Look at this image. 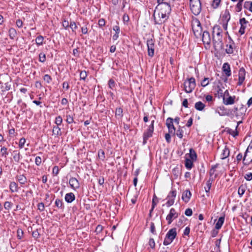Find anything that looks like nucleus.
I'll return each instance as SVG.
<instances>
[{
    "label": "nucleus",
    "mask_w": 252,
    "mask_h": 252,
    "mask_svg": "<svg viewBox=\"0 0 252 252\" xmlns=\"http://www.w3.org/2000/svg\"><path fill=\"white\" fill-rule=\"evenodd\" d=\"M108 85L110 89H113L115 86V81L112 79H110L108 82Z\"/></svg>",
    "instance_id": "680f3d73"
},
{
    "label": "nucleus",
    "mask_w": 252,
    "mask_h": 252,
    "mask_svg": "<svg viewBox=\"0 0 252 252\" xmlns=\"http://www.w3.org/2000/svg\"><path fill=\"white\" fill-rule=\"evenodd\" d=\"M166 124L168 128L169 133L175 135L176 129L173 125V119L171 118H167Z\"/></svg>",
    "instance_id": "2eb2a0df"
},
{
    "label": "nucleus",
    "mask_w": 252,
    "mask_h": 252,
    "mask_svg": "<svg viewBox=\"0 0 252 252\" xmlns=\"http://www.w3.org/2000/svg\"><path fill=\"white\" fill-rule=\"evenodd\" d=\"M192 161L191 160L189 159H187L185 161V166L188 169H190L192 167Z\"/></svg>",
    "instance_id": "37998d69"
},
{
    "label": "nucleus",
    "mask_w": 252,
    "mask_h": 252,
    "mask_svg": "<svg viewBox=\"0 0 252 252\" xmlns=\"http://www.w3.org/2000/svg\"><path fill=\"white\" fill-rule=\"evenodd\" d=\"M64 199L67 203H71L75 200V196L72 192L67 193L65 194Z\"/></svg>",
    "instance_id": "4be33fe9"
},
{
    "label": "nucleus",
    "mask_w": 252,
    "mask_h": 252,
    "mask_svg": "<svg viewBox=\"0 0 252 252\" xmlns=\"http://www.w3.org/2000/svg\"><path fill=\"white\" fill-rule=\"evenodd\" d=\"M98 156L100 159L104 160L105 158L104 152L101 149L99 150L98 151Z\"/></svg>",
    "instance_id": "49530a36"
},
{
    "label": "nucleus",
    "mask_w": 252,
    "mask_h": 252,
    "mask_svg": "<svg viewBox=\"0 0 252 252\" xmlns=\"http://www.w3.org/2000/svg\"><path fill=\"white\" fill-rule=\"evenodd\" d=\"M178 214L176 212L174 208H171L169 214L166 216V220L168 221V224H170L173 221V220L178 218Z\"/></svg>",
    "instance_id": "f8f14e48"
},
{
    "label": "nucleus",
    "mask_w": 252,
    "mask_h": 252,
    "mask_svg": "<svg viewBox=\"0 0 252 252\" xmlns=\"http://www.w3.org/2000/svg\"><path fill=\"white\" fill-rule=\"evenodd\" d=\"M153 132L150 131L149 130H147L146 131L143 133V144L145 145L147 143V140L151 137L152 136Z\"/></svg>",
    "instance_id": "b1692460"
},
{
    "label": "nucleus",
    "mask_w": 252,
    "mask_h": 252,
    "mask_svg": "<svg viewBox=\"0 0 252 252\" xmlns=\"http://www.w3.org/2000/svg\"><path fill=\"white\" fill-rule=\"evenodd\" d=\"M25 142H26V139L24 137H22L21 138L20 140H19V147L20 148V149H22L24 147V146L25 144Z\"/></svg>",
    "instance_id": "5fc2aeb1"
},
{
    "label": "nucleus",
    "mask_w": 252,
    "mask_h": 252,
    "mask_svg": "<svg viewBox=\"0 0 252 252\" xmlns=\"http://www.w3.org/2000/svg\"><path fill=\"white\" fill-rule=\"evenodd\" d=\"M149 245L150 247L152 249H154L155 247V243L154 239L150 238L149 241Z\"/></svg>",
    "instance_id": "69168bd1"
},
{
    "label": "nucleus",
    "mask_w": 252,
    "mask_h": 252,
    "mask_svg": "<svg viewBox=\"0 0 252 252\" xmlns=\"http://www.w3.org/2000/svg\"><path fill=\"white\" fill-rule=\"evenodd\" d=\"M17 180L22 185H24L27 182V178L23 175H20L17 176Z\"/></svg>",
    "instance_id": "c9c22d12"
},
{
    "label": "nucleus",
    "mask_w": 252,
    "mask_h": 252,
    "mask_svg": "<svg viewBox=\"0 0 252 252\" xmlns=\"http://www.w3.org/2000/svg\"><path fill=\"white\" fill-rule=\"evenodd\" d=\"M242 4H243V3L238 2L237 3V4H236L235 9H236V11L237 12H240V11H241L242 10Z\"/></svg>",
    "instance_id": "052dcab7"
},
{
    "label": "nucleus",
    "mask_w": 252,
    "mask_h": 252,
    "mask_svg": "<svg viewBox=\"0 0 252 252\" xmlns=\"http://www.w3.org/2000/svg\"><path fill=\"white\" fill-rule=\"evenodd\" d=\"M12 205L13 204L11 202L9 201H6L4 203V208L5 210L8 211L11 208Z\"/></svg>",
    "instance_id": "a18cd8bd"
},
{
    "label": "nucleus",
    "mask_w": 252,
    "mask_h": 252,
    "mask_svg": "<svg viewBox=\"0 0 252 252\" xmlns=\"http://www.w3.org/2000/svg\"><path fill=\"white\" fill-rule=\"evenodd\" d=\"M217 112L221 116H230L232 114L231 109H227L224 106H220L217 109Z\"/></svg>",
    "instance_id": "4468645a"
},
{
    "label": "nucleus",
    "mask_w": 252,
    "mask_h": 252,
    "mask_svg": "<svg viewBox=\"0 0 252 252\" xmlns=\"http://www.w3.org/2000/svg\"><path fill=\"white\" fill-rule=\"evenodd\" d=\"M44 37L42 35H38L35 39V42L37 45L40 46L43 44Z\"/></svg>",
    "instance_id": "58836bf2"
},
{
    "label": "nucleus",
    "mask_w": 252,
    "mask_h": 252,
    "mask_svg": "<svg viewBox=\"0 0 252 252\" xmlns=\"http://www.w3.org/2000/svg\"><path fill=\"white\" fill-rule=\"evenodd\" d=\"M147 45L148 47V55L152 57L154 55L155 43L154 41L152 39H148L147 41Z\"/></svg>",
    "instance_id": "ddd939ff"
},
{
    "label": "nucleus",
    "mask_w": 252,
    "mask_h": 252,
    "mask_svg": "<svg viewBox=\"0 0 252 252\" xmlns=\"http://www.w3.org/2000/svg\"><path fill=\"white\" fill-rule=\"evenodd\" d=\"M1 155L2 157L6 158L8 155L7 149L5 147H2L0 149Z\"/></svg>",
    "instance_id": "79ce46f5"
},
{
    "label": "nucleus",
    "mask_w": 252,
    "mask_h": 252,
    "mask_svg": "<svg viewBox=\"0 0 252 252\" xmlns=\"http://www.w3.org/2000/svg\"><path fill=\"white\" fill-rule=\"evenodd\" d=\"M232 114L234 115L237 118L242 117L245 115L247 110L246 107L242 104H238L234 106L233 109Z\"/></svg>",
    "instance_id": "7ed1b4c3"
},
{
    "label": "nucleus",
    "mask_w": 252,
    "mask_h": 252,
    "mask_svg": "<svg viewBox=\"0 0 252 252\" xmlns=\"http://www.w3.org/2000/svg\"><path fill=\"white\" fill-rule=\"evenodd\" d=\"M209 84V78H204V79L201 82V85L203 87L207 86Z\"/></svg>",
    "instance_id": "09e8293b"
},
{
    "label": "nucleus",
    "mask_w": 252,
    "mask_h": 252,
    "mask_svg": "<svg viewBox=\"0 0 252 252\" xmlns=\"http://www.w3.org/2000/svg\"><path fill=\"white\" fill-rule=\"evenodd\" d=\"M176 196V191L175 190H173L171 191L169 194H168L166 199H167V201L166 203V205L167 207H170L174 204V199Z\"/></svg>",
    "instance_id": "9b49d317"
},
{
    "label": "nucleus",
    "mask_w": 252,
    "mask_h": 252,
    "mask_svg": "<svg viewBox=\"0 0 252 252\" xmlns=\"http://www.w3.org/2000/svg\"><path fill=\"white\" fill-rule=\"evenodd\" d=\"M24 232L22 229L18 228L17 230V235L18 239H21L23 237Z\"/></svg>",
    "instance_id": "8fccbe9b"
},
{
    "label": "nucleus",
    "mask_w": 252,
    "mask_h": 252,
    "mask_svg": "<svg viewBox=\"0 0 252 252\" xmlns=\"http://www.w3.org/2000/svg\"><path fill=\"white\" fill-rule=\"evenodd\" d=\"M229 155V150L226 146L225 147L224 149L222 150V152L220 155V158L224 159L227 158Z\"/></svg>",
    "instance_id": "a878e982"
},
{
    "label": "nucleus",
    "mask_w": 252,
    "mask_h": 252,
    "mask_svg": "<svg viewBox=\"0 0 252 252\" xmlns=\"http://www.w3.org/2000/svg\"><path fill=\"white\" fill-rule=\"evenodd\" d=\"M242 121H239L237 123V125L236 126L235 130H231L232 132H229V133L234 137H235L236 136H237L238 135V132L236 130L237 128L239 126V124L242 123Z\"/></svg>",
    "instance_id": "de8ad7c7"
},
{
    "label": "nucleus",
    "mask_w": 252,
    "mask_h": 252,
    "mask_svg": "<svg viewBox=\"0 0 252 252\" xmlns=\"http://www.w3.org/2000/svg\"><path fill=\"white\" fill-rule=\"evenodd\" d=\"M205 105L201 101H198L195 103L194 107L198 111H202L204 109Z\"/></svg>",
    "instance_id": "7c9ffc66"
},
{
    "label": "nucleus",
    "mask_w": 252,
    "mask_h": 252,
    "mask_svg": "<svg viewBox=\"0 0 252 252\" xmlns=\"http://www.w3.org/2000/svg\"><path fill=\"white\" fill-rule=\"evenodd\" d=\"M230 19V15L228 11H225L222 16L223 22H228Z\"/></svg>",
    "instance_id": "f704fd0d"
},
{
    "label": "nucleus",
    "mask_w": 252,
    "mask_h": 252,
    "mask_svg": "<svg viewBox=\"0 0 252 252\" xmlns=\"http://www.w3.org/2000/svg\"><path fill=\"white\" fill-rule=\"evenodd\" d=\"M63 26L66 30L69 27H70V23H69L68 21L64 20L63 22Z\"/></svg>",
    "instance_id": "e2e57ef3"
},
{
    "label": "nucleus",
    "mask_w": 252,
    "mask_h": 252,
    "mask_svg": "<svg viewBox=\"0 0 252 252\" xmlns=\"http://www.w3.org/2000/svg\"><path fill=\"white\" fill-rule=\"evenodd\" d=\"M70 27L71 29L72 32H75L76 29L77 28V26L76 23L74 21H71L70 23Z\"/></svg>",
    "instance_id": "6e6d98bb"
},
{
    "label": "nucleus",
    "mask_w": 252,
    "mask_h": 252,
    "mask_svg": "<svg viewBox=\"0 0 252 252\" xmlns=\"http://www.w3.org/2000/svg\"><path fill=\"white\" fill-rule=\"evenodd\" d=\"M155 118V117L154 116H151L150 117V119L151 120V124L149 126L148 128V130H149V131H152L153 132L154 131V123H155V120L154 119Z\"/></svg>",
    "instance_id": "ea45409f"
},
{
    "label": "nucleus",
    "mask_w": 252,
    "mask_h": 252,
    "mask_svg": "<svg viewBox=\"0 0 252 252\" xmlns=\"http://www.w3.org/2000/svg\"><path fill=\"white\" fill-rule=\"evenodd\" d=\"M234 47H235V45L233 43L230 44H227L226 45V48L225 49V52H226V53L228 54H233V52H234L233 49H234Z\"/></svg>",
    "instance_id": "c756f323"
},
{
    "label": "nucleus",
    "mask_w": 252,
    "mask_h": 252,
    "mask_svg": "<svg viewBox=\"0 0 252 252\" xmlns=\"http://www.w3.org/2000/svg\"><path fill=\"white\" fill-rule=\"evenodd\" d=\"M221 0H213L212 6L214 8H218L220 4Z\"/></svg>",
    "instance_id": "3c124183"
},
{
    "label": "nucleus",
    "mask_w": 252,
    "mask_h": 252,
    "mask_svg": "<svg viewBox=\"0 0 252 252\" xmlns=\"http://www.w3.org/2000/svg\"><path fill=\"white\" fill-rule=\"evenodd\" d=\"M192 29L195 36L198 37L201 35L202 27L199 20L192 17L191 21Z\"/></svg>",
    "instance_id": "f03ea898"
},
{
    "label": "nucleus",
    "mask_w": 252,
    "mask_h": 252,
    "mask_svg": "<svg viewBox=\"0 0 252 252\" xmlns=\"http://www.w3.org/2000/svg\"><path fill=\"white\" fill-rule=\"evenodd\" d=\"M246 71L244 67H241L239 70L238 73V85L241 86L242 85L245 79Z\"/></svg>",
    "instance_id": "dca6fc26"
},
{
    "label": "nucleus",
    "mask_w": 252,
    "mask_h": 252,
    "mask_svg": "<svg viewBox=\"0 0 252 252\" xmlns=\"http://www.w3.org/2000/svg\"><path fill=\"white\" fill-rule=\"evenodd\" d=\"M37 209L40 212H43L45 209V206H44V203L42 202L39 203L37 205Z\"/></svg>",
    "instance_id": "bf43d9fd"
},
{
    "label": "nucleus",
    "mask_w": 252,
    "mask_h": 252,
    "mask_svg": "<svg viewBox=\"0 0 252 252\" xmlns=\"http://www.w3.org/2000/svg\"><path fill=\"white\" fill-rule=\"evenodd\" d=\"M189 157L192 160H195L197 158L196 153L192 149L189 150Z\"/></svg>",
    "instance_id": "c03bdc74"
},
{
    "label": "nucleus",
    "mask_w": 252,
    "mask_h": 252,
    "mask_svg": "<svg viewBox=\"0 0 252 252\" xmlns=\"http://www.w3.org/2000/svg\"><path fill=\"white\" fill-rule=\"evenodd\" d=\"M98 24L100 27H102L105 25V21L104 19L101 18L98 20Z\"/></svg>",
    "instance_id": "774afa93"
},
{
    "label": "nucleus",
    "mask_w": 252,
    "mask_h": 252,
    "mask_svg": "<svg viewBox=\"0 0 252 252\" xmlns=\"http://www.w3.org/2000/svg\"><path fill=\"white\" fill-rule=\"evenodd\" d=\"M195 86V80L193 77L188 79L184 83V90L187 93H191Z\"/></svg>",
    "instance_id": "39448f33"
},
{
    "label": "nucleus",
    "mask_w": 252,
    "mask_h": 252,
    "mask_svg": "<svg viewBox=\"0 0 252 252\" xmlns=\"http://www.w3.org/2000/svg\"><path fill=\"white\" fill-rule=\"evenodd\" d=\"M43 80L46 82L47 83H50L52 79L51 77V76H50L48 74H45L44 76H43Z\"/></svg>",
    "instance_id": "4d7b16f0"
},
{
    "label": "nucleus",
    "mask_w": 252,
    "mask_h": 252,
    "mask_svg": "<svg viewBox=\"0 0 252 252\" xmlns=\"http://www.w3.org/2000/svg\"><path fill=\"white\" fill-rule=\"evenodd\" d=\"M9 189L11 192H15L18 191V185L14 182H12L9 185Z\"/></svg>",
    "instance_id": "bb28decb"
},
{
    "label": "nucleus",
    "mask_w": 252,
    "mask_h": 252,
    "mask_svg": "<svg viewBox=\"0 0 252 252\" xmlns=\"http://www.w3.org/2000/svg\"><path fill=\"white\" fill-rule=\"evenodd\" d=\"M222 30L220 26L216 25L213 29V44L215 50H220L222 48Z\"/></svg>",
    "instance_id": "f257e3e1"
},
{
    "label": "nucleus",
    "mask_w": 252,
    "mask_h": 252,
    "mask_svg": "<svg viewBox=\"0 0 252 252\" xmlns=\"http://www.w3.org/2000/svg\"><path fill=\"white\" fill-rule=\"evenodd\" d=\"M69 184L71 188L76 189L79 188L80 184L78 180L74 177H72L69 179Z\"/></svg>",
    "instance_id": "a211bd4d"
},
{
    "label": "nucleus",
    "mask_w": 252,
    "mask_h": 252,
    "mask_svg": "<svg viewBox=\"0 0 252 252\" xmlns=\"http://www.w3.org/2000/svg\"><path fill=\"white\" fill-rule=\"evenodd\" d=\"M252 162V143L249 145L243 158V163L248 165Z\"/></svg>",
    "instance_id": "0eeeda50"
},
{
    "label": "nucleus",
    "mask_w": 252,
    "mask_h": 252,
    "mask_svg": "<svg viewBox=\"0 0 252 252\" xmlns=\"http://www.w3.org/2000/svg\"><path fill=\"white\" fill-rule=\"evenodd\" d=\"M156 11H159V12L170 15L171 8L170 4L168 3H162L160 5H157L156 7Z\"/></svg>",
    "instance_id": "9d476101"
},
{
    "label": "nucleus",
    "mask_w": 252,
    "mask_h": 252,
    "mask_svg": "<svg viewBox=\"0 0 252 252\" xmlns=\"http://www.w3.org/2000/svg\"><path fill=\"white\" fill-rule=\"evenodd\" d=\"M55 205L59 209H63L64 206L63 202L62 200L57 199L55 202Z\"/></svg>",
    "instance_id": "4c0bfd02"
},
{
    "label": "nucleus",
    "mask_w": 252,
    "mask_h": 252,
    "mask_svg": "<svg viewBox=\"0 0 252 252\" xmlns=\"http://www.w3.org/2000/svg\"><path fill=\"white\" fill-rule=\"evenodd\" d=\"M158 198L156 196V195L155 194H154V196H153V200H152V209L151 210H150V212H151L153 209L155 208V206L157 205V203H158Z\"/></svg>",
    "instance_id": "a19ab883"
},
{
    "label": "nucleus",
    "mask_w": 252,
    "mask_h": 252,
    "mask_svg": "<svg viewBox=\"0 0 252 252\" xmlns=\"http://www.w3.org/2000/svg\"><path fill=\"white\" fill-rule=\"evenodd\" d=\"M214 180H213L212 178H209L208 180L206 182V187H205V190L206 192H209L212 184V183Z\"/></svg>",
    "instance_id": "473e14b6"
},
{
    "label": "nucleus",
    "mask_w": 252,
    "mask_h": 252,
    "mask_svg": "<svg viewBox=\"0 0 252 252\" xmlns=\"http://www.w3.org/2000/svg\"><path fill=\"white\" fill-rule=\"evenodd\" d=\"M221 96L222 97L223 103L226 105H232L235 102V96H230L228 90H226L223 94L222 93H220Z\"/></svg>",
    "instance_id": "1a4fd4ad"
},
{
    "label": "nucleus",
    "mask_w": 252,
    "mask_h": 252,
    "mask_svg": "<svg viewBox=\"0 0 252 252\" xmlns=\"http://www.w3.org/2000/svg\"><path fill=\"white\" fill-rule=\"evenodd\" d=\"M115 117L117 119H121L123 117V110L121 107H118L116 109Z\"/></svg>",
    "instance_id": "cd10ccee"
},
{
    "label": "nucleus",
    "mask_w": 252,
    "mask_h": 252,
    "mask_svg": "<svg viewBox=\"0 0 252 252\" xmlns=\"http://www.w3.org/2000/svg\"><path fill=\"white\" fill-rule=\"evenodd\" d=\"M184 128L185 129V127L184 126L181 127L180 126H179L176 132H175V134H176L177 136L180 139H182L183 137Z\"/></svg>",
    "instance_id": "2f4dec72"
},
{
    "label": "nucleus",
    "mask_w": 252,
    "mask_h": 252,
    "mask_svg": "<svg viewBox=\"0 0 252 252\" xmlns=\"http://www.w3.org/2000/svg\"><path fill=\"white\" fill-rule=\"evenodd\" d=\"M244 7L252 12V1H246L244 4Z\"/></svg>",
    "instance_id": "e433bc0d"
},
{
    "label": "nucleus",
    "mask_w": 252,
    "mask_h": 252,
    "mask_svg": "<svg viewBox=\"0 0 252 252\" xmlns=\"http://www.w3.org/2000/svg\"><path fill=\"white\" fill-rule=\"evenodd\" d=\"M222 70L227 77H229L231 75L230 66L228 63H223Z\"/></svg>",
    "instance_id": "6ab92c4d"
},
{
    "label": "nucleus",
    "mask_w": 252,
    "mask_h": 252,
    "mask_svg": "<svg viewBox=\"0 0 252 252\" xmlns=\"http://www.w3.org/2000/svg\"><path fill=\"white\" fill-rule=\"evenodd\" d=\"M63 122V119L61 116H59L56 118L55 124L56 126H60Z\"/></svg>",
    "instance_id": "864d4df0"
},
{
    "label": "nucleus",
    "mask_w": 252,
    "mask_h": 252,
    "mask_svg": "<svg viewBox=\"0 0 252 252\" xmlns=\"http://www.w3.org/2000/svg\"><path fill=\"white\" fill-rule=\"evenodd\" d=\"M239 23L241 27L239 31V33L241 35H243L245 33L246 25L248 23V21H247L245 18H243L240 19Z\"/></svg>",
    "instance_id": "f3484780"
},
{
    "label": "nucleus",
    "mask_w": 252,
    "mask_h": 252,
    "mask_svg": "<svg viewBox=\"0 0 252 252\" xmlns=\"http://www.w3.org/2000/svg\"><path fill=\"white\" fill-rule=\"evenodd\" d=\"M39 61L41 63H44L46 61V55L43 53H40L39 55Z\"/></svg>",
    "instance_id": "603ef678"
},
{
    "label": "nucleus",
    "mask_w": 252,
    "mask_h": 252,
    "mask_svg": "<svg viewBox=\"0 0 252 252\" xmlns=\"http://www.w3.org/2000/svg\"><path fill=\"white\" fill-rule=\"evenodd\" d=\"M202 41L204 44H210L211 42V37L210 33L207 31H204L202 33Z\"/></svg>",
    "instance_id": "aec40b11"
},
{
    "label": "nucleus",
    "mask_w": 252,
    "mask_h": 252,
    "mask_svg": "<svg viewBox=\"0 0 252 252\" xmlns=\"http://www.w3.org/2000/svg\"><path fill=\"white\" fill-rule=\"evenodd\" d=\"M218 164H216L212 166L210 170L209 174L210 178H212L213 180H215V179L217 177V174L215 173L216 168H217Z\"/></svg>",
    "instance_id": "5701e85b"
},
{
    "label": "nucleus",
    "mask_w": 252,
    "mask_h": 252,
    "mask_svg": "<svg viewBox=\"0 0 252 252\" xmlns=\"http://www.w3.org/2000/svg\"><path fill=\"white\" fill-rule=\"evenodd\" d=\"M87 76V72L85 70L81 71L80 73V77L81 80H84Z\"/></svg>",
    "instance_id": "13d9d810"
},
{
    "label": "nucleus",
    "mask_w": 252,
    "mask_h": 252,
    "mask_svg": "<svg viewBox=\"0 0 252 252\" xmlns=\"http://www.w3.org/2000/svg\"><path fill=\"white\" fill-rule=\"evenodd\" d=\"M177 236L176 228H173L170 229L166 235L163 241V245L165 246L170 244Z\"/></svg>",
    "instance_id": "423d86ee"
},
{
    "label": "nucleus",
    "mask_w": 252,
    "mask_h": 252,
    "mask_svg": "<svg viewBox=\"0 0 252 252\" xmlns=\"http://www.w3.org/2000/svg\"><path fill=\"white\" fill-rule=\"evenodd\" d=\"M185 214L187 216H191L192 214V209L190 208H188L186 210Z\"/></svg>",
    "instance_id": "338daca9"
},
{
    "label": "nucleus",
    "mask_w": 252,
    "mask_h": 252,
    "mask_svg": "<svg viewBox=\"0 0 252 252\" xmlns=\"http://www.w3.org/2000/svg\"><path fill=\"white\" fill-rule=\"evenodd\" d=\"M245 179L249 181H250L252 180V173H249L246 174L245 176Z\"/></svg>",
    "instance_id": "0e129e2a"
},
{
    "label": "nucleus",
    "mask_w": 252,
    "mask_h": 252,
    "mask_svg": "<svg viewBox=\"0 0 252 252\" xmlns=\"http://www.w3.org/2000/svg\"><path fill=\"white\" fill-rule=\"evenodd\" d=\"M8 33L10 38L12 39H13L17 35L16 31L13 28L9 29Z\"/></svg>",
    "instance_id": "72a5a7b5"
},
{
    "label": "nucleus",
    "mask_w": 252,
    "mask_h": 252,
    "mask_svg": "<svg viewBox=\"0 0 252 252\" xmlns=\"http://www.w3.org/2000/svg\"><path fill=\"white\" fill-rule=\"evenodd\" d=\"M224 216L220 217L219 218L218 220L217 223L215 225V229L217 230H219L221 228L222 225H223L224 221Z\"/></svg>",
    "instance_id": "393cba45"
},
{
    "label": "nucleus",
    "mask_w": 252,
    "mask_h": 252,
    "mask_svg": "<svg viewBox=\"0 0 252 252\" xmlns=\"http://www.w3.org/2000/svg\"><path fill=\"white\" fill-rule=\"evenodd\" d=\"M190 8L192 13L197 16L201 11V4L200 0H189Z\"/></svg>",
    "instance_id": "20e7f679"
},
{
    "label": "nucleus",
    "mask_w": 252,
    "mask_h": 252,
    "mask_svg": "<svg viewBox=\"0 0 252 252\" xmlns=\"http://www.w3.org/2000/svg\"><path fill=\"white\" fill-rule=\"evenodd\" d=\"M59 126H54L53 127V135L55 136L61 135V128L59 127Z\"/></svg>",
    "instance_id": "c85d7f7f"
},
{
    "label": "nucleus",
    "mask_w": 252,
    "mask_h": 252,
    "mask_svg": "<svg viewBox=\"0 0 252 252\" xmlns=\"http://www.w3.org/2000/svg\"><path fill=\"white\" fill-rule=\"evenodd\" d=\"M156 12L157 11L156 10H155L154 14L155 24H162L165 22V21L167 20V19H168L169 15H168L163 12H159V11H158V18H157L155 16Z\"/></svg>",
    "instance_id": "6e6552de"
},
{
    "label": "nucleus",
    "mask_w": 252,
    "mask_h": 252,
    "mask_svg": "<svg viewBox=\"0 0 252 252\" xmlns=\"http://www.w3.org/2000/svg\"><path fill=\"white\" fill-rule=\"evenodd\" d=\"M191 196V193L190 191L189 190H186L183 193L182 198L185 202L187 203L189 201Z\"/></svg>",
    "instance_id": "412c9836"
}]
</instances>
